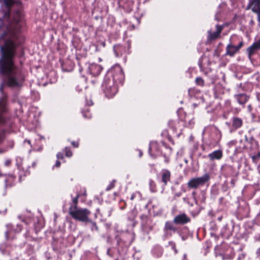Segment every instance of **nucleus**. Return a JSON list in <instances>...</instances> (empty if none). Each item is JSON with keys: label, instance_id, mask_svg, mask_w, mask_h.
<instances>
[{"label": "nucleus", "instance_id": "nucleus-1", "mask_svg": "<svg viewBox=\"0 0 260 260\" xmlns=\"http://www.w3.org/2000/svg\"><path fill=\"white\" fill-rule=\"evenodd\" d=\"M2 16L8 18L10 11H0ZM23 15L20 11H17L12 21L7 25H4L0 18V40H5L6 49L3 50L0 58V74L6 76L8 85L13 87L21 86L24 80L20 69L16 66L13 61L15 48L23 42V38L20 34Z\"/></svg>", "mask_w": 260, "mask_h": 260}, {"label": "nucleus", "instance_id": "nucleus-2", "mask_svg": "<svg viewBox=\"0 0 260 260\" xmlns=\"http://www.w3.org/2000/svg\"><path fill=\"white\" fill-rule=\"evenodd\" d=\"M124 79V73L120 66L116 65L111 68L106 75L102 84L106 96L113 98L118 91V84H122Z\"/></svg>", "mask_w": 260, "mask_h": 260}, {"label": "nucleus", "instance_id": "nucleus-3", "mask_svg": "<svg viewBox=\"0 0 260 260\" xmlns=\"http://www.w3.org/2000/svg\"><path fill=\"white\" fill-rule=\"evenodd\" d=\"M172 152V148L167 146L164 143H162V146L159 147L157 143L151 142L149 144V153L153 158L162 155L165 158V161L168 164L170 161V156Z\"/></svg>", "mask_w": 260, "mask_h": 260}, {"label": "nucleus", "instance_id": "nucleus-4", "mask_svg": "<svg viewBox=\"0 0 260 260\" xmlns=\"http://www.w3.org/2000/svg\"><path fill=\"white\" fill-rule=\"evenodd\" d=\"M69 213L75 220L86 223L91 222L89 218L90 211L86 208H78L77 206H71Z\"/></svg>", "mask_w": 260, "mask_h": 260}, {"label": "nucleus", "instance_id": "nucleus-5", "mask_svg": "<svg viewBox=\"0 0 260 260\" xmlns=\"http://www.w3.org/2000/svg\"><path fill=\"white\" fill-rule=\"evenodd\" d=\"M1 90L2 95L0 97V124L9 125L8 120L5 115L7 111V95L2 92V87L1 88Z\"/></svg>", "mask_w": 260, "mask_h": 260}, {"label": "nucleus", "instance_id": "nucleus-6", "mask_svg": "<svg viewBox=\"0 0 260 260\" xmlns=\"http://www.w3.org/2000/svg\"><path fill=\"white\" fill-rule=\"evenodd\" d=\"M210 179L208 174H205L200 177L194 178L190 179L187 183V185L191 188H197L204 186Z\"/></svg>", "mask_w": 260, "mask_h": 260}, {"label": "nucleus", "instance_id": "nucleus-7", "mask_svg": "<svg viewBox=\"0 0 260 260\" xmlns=\"http://www.w3.org/2000/svg\"><path fill=\"white\" fill-rule=\"evenodd\" d=\"M173 221H168L165 223L164 228V236L171 237L173 234L177 232V228L174 225Z\"/></svg>", "mask_w": 260, "mask_h": 260}, {"label": "nucleus", "instance_id": "nucleus-8", "mask_svg": "<svg viewBox=\"0 0 260 260\" xmlns=\"http://www.w3.org/2000/svg\"><path fill=\"white\" fill-rule=\"evenodd\" d=\"M247 9H250L253 12L257 15V20L260 23V0L250 1Z\"/></svg>", "mask_w": 260, "mask_h": 260}, {"label": "nucleus", "instance_id": "nucleus-9", "mask_svg": "<svg viewBox=\"0 0 260 260\" xmlns=\"http://www.w3.org/2000/svg\"><path fill=\"white\" fill-rule=\"evenodd\" d=\"M190 221V218L185 213L177 215L175 217L173 222L177 224H184Z\"/></svg>", "mask_w": 260, "mask_h": 260}, {"label": "nucleus", "instance_id": "nucleus-10", "mask_svg": "<svg viewBox=\"0 0 260 260\" xmlns=\"http://www.w3.org/2000/svg\"><path fill=\"white\" fill-rule=\"evenodd\" d=\"M102 70V67L96 63L89 64L88 66V72L93 76H98Z\"/></svg>", "mask_w": 260, "mask_h": 260}, {"label": "nucleus", "instance_id": "nucleus-11", "mask_svg": "<svg viewBox=\"0 0 260 260\" xmlns=\"http://www.w3.org/2000/svg\"><path fill=\"white\" fill-rule=\"evenodd\" d=\"M130 44L127 42V48L126 49L125 47L121 45H117L114 47V51L116 56L122 55L124 53H128V49L130 47Z\"/></svg>", "mask_w": 260, "mask_h": 260}, {"label": "nucleus", "instance_id": "nucleus-12", "mask_svg": "<svg viewBox=\"0 0 260 260\" xmlns=\"http://www.w3.org/2000/svg\"><path fill=\"white\" fill-rule=\"evenodd\" d=\"M161 181L166 185L171 180V172L167 169H162L160 172Z\"/></svg>", "mask_w": 260, "mask_h": 260}, {"label": "nucleus", "instance_id": "nucleus-13", "mask_svg": "<svg viewBox=\"0 0 260 260\" xmlns=\"http://www.w3.org/2000/svg\"><path fill=\"white\" fill-rule=\"evenodd\" d=\"M7 227L8 228V230L6 232L5 234L6 237L7 239L9 238V237L12 232L14 231L15 233H19L22 230V226L19 224H17L16 228L15 229L11 224H7Z\"/></svg>", "mask_w": 260, "mask_h": 260}, {"label": "nucleus", "instance_id": "nucleus-14", "mask_svg": "<svg viewBox=\"0 0 260 260\" xmlns=\"http://www.w3.org/2000/svg\"><path fill=\"white\" fill-rule=\"evenodd\" d=\"M243 124V120L241 118L234 116L232 118V127L234 130L240 128Z\"/></svg>", "mask_w": 260, "mask_h": 260}, {"label": "nucleus", "instance_id": "nucleus-15", "mask_svg": "<svg viewBox=\"0 0 260 260\" xmlns=\"http://www.w3.org/2000/svg\"><path fill=\"white\" fill-rule=\"evenodd\" d=\"M235 97L237 102L241 105L245 104L249 99V96L244 93L236 94Z\"/></svg>", "mask_w": 260, "mask_h": 260}, {"label": "nucleus", "instance_id": "nucleus-16", "mask_svg": "<svg viewBox=\"0 0 260 260\" xmlns=\"http://www.w3.org/2000/svg\"><path fill=\"white\" fill-rule=\"evenodd\" d=\"M208 157L210 160L220 159L222 157V152L221 150H218L212 152L208 154Z\"/></svg>", "mask_w": 260, "mask_h": 260}, {"label": "nucleus", "instance_id": "nucleus-17", "mask_svg": "<svg viewBox=\"0 0 260 260\" xmlns=\"http://www.w3.org/2000/svg\"><path fill=\"white\" fill-rule=\"evenodd\" d=\"M238 51L237 48L231 44H229L226 48V54L233 56Z\"/></svg>", "mask_w": 260, "mask_h": 260}, {"label": "nucleus", "instance_id": "nucleus-18", "mask_svg": "<svg viewBox=\"0 0 260 260\" xmlns=\"http://www.w3.org/2000/svg\"><path fill=\"white\" fill-rule=\"evenodd\" d=\"M152 253L155 257H159L162 255L163 249L160 246H155L152 250Z\"/></svg>", "mask_w": 260, "mask_h": 260}, {"label": "nucleus", "instance_id": "nucleus-19", "mask_svg": "<svg viewBox=\"0 0 260 260\" xmlns=\"http://www.w3.org/2000/svg\"><path fill=\"white\" fill-rule=\"evenodd\" d=\"M229 253H225L222 255L223 259H232L234 258L235 253L233 249L230 248L229 249Z\"/></svg>", "mask_w": 260, "mask_h": 260}, {"label": "nucleus", "instance_id": "nucleus-20", "mask_svg": "<svg viewBox=\"0 0 260 260\" xmlns=\"http://www.w3.org/2000/svg\"><path fill=\"white\" fill-rule=\"evenodd\" d=\"M257 50H258L255 48L254 46L253 45L249 46L247 49V52L248 53L249 58H250L251 57L256 53Z\"/></svg>", "mask_w": 260, "mask_h": 260}, {"label": "nucleus", "instance_id": "nucleus-21", "mask_svg": "<svg viewBox=\"0 0 260 260\" xmlns=\"http://www.w3.org/2000/svg\"><path fill=\"white\" fill-rule=\"evenodd\" d=\"M240 253L238 254L237 260H246V253L243 252L242 249H239Z\"/></svg>", "mask_w": 260, "mask_h": 260}, {"label": "nucleus", "instance_id": "nucleus-22", "mask_svg": "<svg viewBox=\"0 0 260 260\" xmlns=\"http://www.w3.org/2000/svg\"><path fill=\"white\" fill-rule=\"evenodd\" d=\"M209 38L212 39H215L218 37V36L220 35V33H219L218 31H216L213 33L211 32V31H208Z\"/></svg>", "mask_w": 260, "mask_h": 260}, {"label": "nucleus", "instance_id": "nucleus-23", "mask_svg": "<svg viewBox=\"0 0 260 260\" xmlns=\"http://www.w3.org/2000/svg\"><path fill=\"white\" fill-rule=\"evenodd\" d=\"M196 83L198 85L203 86L204 85V81L201 77H197L196 79Z\"/></svg>", "mask_w": 260, "mask_h": 260}, {"label": "nucleus", "instance_id": "nucleus-24", "mask_svg": "<svg viewBox=\"0 0 260 260\" xmlns=\"http://www.w3.org/2000/svg\"><path fill=\"white\" fill-rule=\"evenodd\" d=\"M83 116L86 118H90L91 117V114L88 109L82 112Z\"/></svg>", "mask_w": 260, "mask_h": 260}, {"label": "nucleus", "instance_id": "nucleus-25", "mask_svg": "<svg viewBox=\"0 0 260 260\" xmlns=\"http://www.w3.org/2000/svg\"><path fill=\"white\" fill-rule=\"evenodd\" d=\"M169 245L171 247L172 249L174 251L175 254L177 253L178 251L176 248V244L173 241H170L169 242Z\"/></svg>", "mask_w": 260, "mask_h": 260}, {"label": "nucleus", "instance_id": "nucleus-26", "mask_svg": "<svg viewBox=\"0 0 260 260\" xmlns=\"http://www.w3.org/2000/svg\"><path fill=\"white\" fill-rule=\"evenodd\" d=\"M116 182L115 180H113L109 184V185L107 187L106 190L107 191H109L111 189H112L115 186V183Z\"/></svg>", "mask_w": 260, "mask_h": 260}, {"label": "nucleus", "instance_id": "nucleus-27", "mask_svg": "<svg viewBox=\"0 0 260 260\" xmlns=\"http://www.w3.org/2000/svg\"><path fill=\"white\" fill-rule=\"evenodd\" d=\"M64 152L66 153V155L67 157H71L72 155V152L70 148L66 147L64 148Z\"/></svg>", "mask_w": 260, "mask_h": 260}, {"label": "nucleus", "instance_id": "nucleus-28", "mask_svg": "<svg viewBox=\"0 0 260 260\" xmlns=\"http://www.w3.org/2000/svg\"><path fill=\"white\" fill-rule=\"evenodd\" d=\"M255 48L257 49L258 50H260V37L259 39L256 42H254L252 44Z\"/></svg>", "mask_w": 260, "mask_h": 260}, {"label": "nucleus", "instance_id": "nucleus-29", "mask_svg": "<svg viewBox=\"0 0 260 260\" xmlns=\"http://www.w3.org/2000/svg\"><path fill=\"white\" fill-rule=\"evenodd\" d=\"M90 222L92 223V226L91 228V230L92 231H94V230L97 231L98 230V228L95 222H92L91 220Z\"/></svg>", "mask_w": 260, "mask_h": 260}, {"label": "nucleus", "instance_id": "nucleus-30", "mask_svg": "<svg viewBox=\"0 0 260 260\" xmlns=\"http://www.w3.org/2000/svg\"><path fill=\"white\" fill-rule=\"evenodd\" d=\"M79 197V195L77 194L76 197L73 199V203L74 204V206H77V204L78 202V198Z\"/></svg>", "mask_w": 260, "mask_h": 260}, {"label": "nucleus", "instance_id": "nucleus-31", "mask_svg": "<svg viewBox=\"0 0 260 260\" xmlns=\"http://www.w3.org/2000/svg\"><path fill=\"white\" fill-rule=\"evenodd\" d=\"M216 31L220 34L221 31L223 29V26L222 25H216Z\"/></svg>", "mask_w": 260, "mask_h": 260}, {"label": "nucleus", "instance_id": "nucleus-32", "mask_svg": "<svg viewBox=\"0 0 260 260\" xmlns=\"http://www.w3.org/2000/svg\"><path fill=\"white\" fill-rule=\"evenodd\" d=\"M11 164V160L10 159H7L5 160V165L7 167H9Z\"/></svg>", "mask_w": 260, "mask_h": 260}, {"label": "nucleus", "instance_id": "nucleus-33", "mask_svg": "<svg viewBox=\"0 0 260 260\" xmlns=\"http://www.w3.org/2000/svg\"><path fill=\"white\" fill-rule=\"evenodd\" d=\"M56 157L58 159H61L63 158L62 153L59 152L57 154Z\"/></svg>", "mask_w": 260, "mask_h": 260}, {"label": "nucleus", "instance_id": "nucleus-34", "mask_svg": "<svg viewBox=\"0 0 260 260\" xmlns=\"http://www.w3.org/2000/svg\"><path fill=\"white\" fill-rule=\"evenodd\" d=\"M256 258L260 259V247L257 250L256 252Z\"/></svg>", "mask_w": 260, "mask_h": 260}, {"label": "nucleus", "instance_id": "nucleus-35", "mask_svg": "<svg viewBox=\"0 0 260 260\" xmlns=\"http://www.w3.org/2000/svg\"><path fill=\"white\" fill-rule=\"evenodd\" d=\"M140 195V193L139 192H135L134 193H133L131 197V200H133L134 199V198H135V197L136 196V195Z\"/></svg>", "mask_w": 260, "mask_h": 260}, {"label": "nucleus", "instance_id": "nucleus-36", "mask_svg": "<svg viewBox=\"0 0 260 260\" xmlns=\"http://www.w3.org/2000/svg\"><path fill=\"white\" fill-rule=\"evenodd\" d=\"M243 45V42L241 41L239 43V45L237 46H236V47L237 48V49H238V51L242 47Z\"/></svg>", "mask_w": 260, "mask_h": 260}, {"label": "nucleus", "instance_id": "nucleus-37", "mask_svg": "<svg viewBox=\"0 0 260 260\" xmlns=\"http://www.w3.org/2000/svg\"><path fill=\"white\" fill-rule=\"evenodd\" d=\"M72 144L73 146V147H74L75 148L78 147V146H79V143L78 142H75V141L72 142Z\"/></svg>", "mask_w": 260, "mask_h": 260}, {"label": "nucleus", "instance_id": "nucleus-38", "mask_svg": "<svg viewBox=\"0 0 260 260\" xmlns=\"http://www.w3.org/2000/svg\"><path fill=\"white\" fill-rule=\"evenodd\" d=\"M60 166V162L59 160H56V163L54 167H59Z\"/></svg>", "mask_w": 260, "mask_h": 260}, {"label": "nucleus", "instance_id": "nucleus-39", "mask_svg": "<svg viewBox=\"0 0 260 260\" xmlns=\"http://www.w3.org/2000/svg\"><path fill=\"white\" fill-rule=\"evenodd\" d=\"M9 144H10V148H12L13 147V145H14V143L12 141H11L10 142H9Z\"/></svg>", "mask_w": 260, "mask_h": 260}, {"label": "nucleus", "instance_id": "nucleus-40", "mask_svg": "<svg viewBox=\"0 0 260 260\" xmlns=\"http://www.w3.org/2000/svg\"><path fill=\"white\" fill-rule=\"evenodd\" d=\"M116 239H117V244L119 245L121 239L119 238H118V237H116Z\"/></svg>", "mask_w": 260, "mask_h": 260}, {"label": "nucleus", "instance_id": "nucleus-41", "mask_svg": "<svg viewBox=\"0 0 260 260\" xmlns=\"http://www.w3.org/2000/svg\"><path fill=\"white\" fill-rule=\"evenodd\" d=\"M88 105L90 106V105H92L93 104L92 103V102L91 101H89L88 102H87V103H86Z\"/></svg>", "mask_w": 260, "mask_h": 260}, {"label": "nucleus", "instance_id": "nucleus-42", "mask_svg": "<svg viewBox=\"0 0 260 260\" xmlns=\"http://www.w3.org/2000/svg\"><path fill=\"white\" fill-rule=\"evenodd\" d=\"M218 13L217 12V13L216 14L215 16V19L216 20H217V21H218V20H219V18H218Z\"/></svg>", "mask_w": 260, "mask_h": 260}, {"label": "nucleus", "instance_id": "nucleus-43", "mask_svg": "<svg viewBox=\"0 0 260 260\" xmlns=\"http://www.w3.org/2000/svg\"><path fill=\"white\" fill-rule=\"evenodd\" d=\"M182 260H187V255H186V254H184L183 255V259H182Z\"/></svg>", "mask_w": 260, "mask_h": 260}, {"label": "nucleus", "instance_id": "nucleus-44", "mask_svg": "<svg viewBox=\"0 0 260 260\" xmlns=\"http://www.w3.org/2000/svg\"><path fill=\"white\" fill-rule=\"evenodd\" d=\"M142 155V152L141 150H139V156L141 157Z\"/></svg>", "mask_w": 260, "mask_h": 260}, {"label": "nucleus", "instance_id": "nucleus-45", "mask_svg": "<svg viewBox=\"0 0 260 260\" xmlns=\"http://www.w3.org/2000/svg\"><path fill=\"white\" fill-rule=\"evenodd\" d=\"M222 217L220 216V217H218L217 219H218V220L220 221L222 220Z\"/></svg>", "mask_w": 260, "mask_h": 260}, {"label": "nucleus", "instance_id": "nucleus-46", "mask_svg": "<svg viewBox=\"0 0 260 260\" xmlns=\"http://www.w3.org/2000/svg\"><path fill=\"white\" fill-rule=\"evenodd\" d=\"M199 65L200 68H202V63L201 62H199Z\"/></svg>", "mask_w": 260, "mask_h": 260}, {"label": "nucleus", "instance_id": "nucleus-47", "mask_svg": "<svg viewBox=\"0 0 260 260\" xmlns=\"http://www.w3.org/2000/svg\"><path fill=\"white\" fill-rule=\"evenodd\" d=\"M245 140L246 141H248V138H247V137L246 136H245Z\"/></svg>", "mask_w": 260, "mask_h": 260}, {"label": "nucleus", "instance_id": "nucleus-48", "mask_svg": "<svg viewBox=\"0 0 260 260\" xmlns=\"http://www.w3.org/2000/svg\"><path fill=\"white\" fill-rule=\"evenodd\" d=\"M226 124L228 126H230V123H229V122H226Z\"/></svg>", "mask_w": 260, "mask_h": 260}, {"label": "nucleus", "instance_id": "nucleus-49", "mask_svg": "<svg viewBox=\"0 0 260 260\" xmlns=\"http://www.w3.org/2000/svg\"><path fill=\"white\" fill-rule=\"evenodd\" d=\"M27 142L28 143H30V141L28 140Z\"/></svg>", "mask_w": 260, "mask_h": 260}]
</instances>
